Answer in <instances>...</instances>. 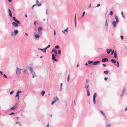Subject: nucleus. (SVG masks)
Listing matches in <instances>:
<instances>
[{"mask_svg":"<svg viewBox=\"0 0 127 127\" xmlns=\"http://www.w3.org/2000/svg\"><path fill=\"white\" fill-rule=\"evenodd\" d=\"M29 69L31 71V73L32 75V77L34 78L36 76L35 72L33 71V69L32 68L30 67L29 68Z\"/></svg>","mask_w":127,"mask_h":127,"instance_id":"obj_1","label":"nucleus"},{"mask_svg":"<svg viewBox=\"0 0 127 127\" xmlns=\"http://www.w3.org/2000/svg\"><path fill=\"white\" fill-rule=\"evenodd\" d=\"M21 69H22L17 68H16V74H20L21 73L20 70Z\"/></svg>","mask_w":127,"mask_h":127,"instance_id":"obj_2","label":"nucleus"},{"mask_svg":"<svg viewBox=\"0 0 127 127\" xmlns=\"http://www.w3.org/2000/svg\"><path fill=\"white\" fill-rule=\"evenodd\" d=\"M12 18L17 23H18V24H20V22L19 21L16 19L14 17H12Z\"/></svg>","mask_w":127,"mask_h":127,"instance_id":"obj_3","label":"nucleus"},{"mask_svg":"<svg viewBox=\"0 0 127 127\" xmlns=\"http://www.w3.org/2000/svg\"><path fill=\"white\" fill-rule=\"evenodd\" d=\"M12 24L15 27H16L18 26V23H15V22H13L12 23Z\"/></svg>","mask_w":127,"mask_h":127,"instance_id":"obj_4","label":"nucleus"},{"mask_svg":"<svg viewBox=\"0 0 127 127\" xmlns=\"http://www.w3.org/2000/svg\"><path fill=\"white\" fill-rule=\"evenodd\" d=\"M108 61V59L107 58H104L102 59V62H106Z\"/></svg>","mask_w":127,"mask_h":127,"instance_id":"obj_5","label":"nucleus"},{"mask_svg":"<svg viewBox=\"0 0 127 127\" xmlns=\"http://www.w3.org/2000/svg\"><path fill=\"white\" fill-rule=\"evenodd\" d=\"M100 63V61H97L95 62L94 63L92 64L93 65H96Z\"/></svg>","mask_w":127,"mask_h":127,"instance_id":"obj_6","label":"nucleus"},{"mask_svg":"<svg viewBox=\"0 0 127 127\" xmlns=\"http://www.w3.org/2000/svg\"><path fill=\"white\" fill-rule=\"evenodd\" d=\"M38 49L39 50H40L42 51H43L44 52H46V49H45V48H44L43 49H40V48H38Z\"/></svg>","mask_w":127,"mask_h":127,"instance_id":"obj_7","label":"nucleus"},{"mask_svg":"<svg viewBox=\"0 0 127 127\" xmlns=\"http://www.w3.org/2000/svg\"><path fill=\"white\" fill-rule=\"evenodd\" d=\"M52 60H53L54 61H57V60L56 59H55V56L54 54H53L52 55Z\"/></svg>","mask_w":127,"mask_h":127,"instance_id":"obj_8","label":"nucleus"},{"mask_svg":"<svg viewBox=\"0 0 127 127\" xmlns=\"http://www.w3.org/2000/svg\"><path fill=\"white\" fill-rule=\"evenodd\" d=\"M8 12H9V16L10 17H12V13H11V11L10 9L9 8L8 9Z\"/></svg>","mask_w":127,"mask_h":127,"instance_id":"obj_9","label":"nucleus"},{"mask_svg":"<svg viewBox=\"0 0 127 127\" xmlns=\"http://www.w3.org/2000/svg\"><path fill=\"white\" fill-rule=\"evenodd\" d=\"M118 23H117V22L113 21L112 23V24L113 26L114 27H115L116 26V24Z\"/></svg>","mask_w":127,"mask_h":127,"instance_id":"obj_10","label":"nucleus"},{"mask_svg":"<svg viewBox=\"0 0 127 127\" xmlns=\"http://www.w3.org/2000/svg\"><path fill=\"white\" fill-rule=\"evenodd\" d=\"M112 51V49H107V54H109Z\"/></svg>","mask_w":127,"mask_h":127,"instance_id":"obj_11","label":"nucleus"},{"mask_svg":"<svg viewBox=\"0 0 127 127\" xmlns=\"http://www.w3.org/2000/svg\"><path fill=\"white\" fill-rule=\"evenodd\" d=\"M14 32L15 35L17 34L18 32V31L17 30H15Z\"/></svg>","mask_w":127,"mask_h":127,"instance_id":"obj_12","label":"nucleus"},{"mask_svg":"<svg viewBox=\"0 0 127 127\" xmlns=\"http://www.w3.org/2000/svg\"><path fill=\"white\" fill-rule=\"evenodd\" d=\"M42 30V28L41 27H39L38 28V32H39Z\"/></svg>","mask_w":127,"mask_h":127,"instance_id":"obj_13","label":"nucleus"},{"mask_svg":"<svg viewBox=\"0 0 127 127\" xmlns=\"http://www.w3.org/2000/svg\"><path fill=\"white\" fill-rule=\"evenodd\" d=\"M87 95L88 96H89L90 95V93L88 89H87Z\"/></svg>","mask_w":127,"mask_h":127,"instance_id":"obj_14","label":"nucleus"},{"mask_svg":"<svg viewBox=\"0 0 127 127\" xmlns=\"http://www.w3.org/2000/svg\"><path fill=\"white\" fill-rule=\"evenodd\" d=\"M34 36L36 38H38L40 36L39 34H36Z\"/></svg>","mask_w":127,"mask_h":127,"instance_id":"obj_15","label":"nucleus"},{"mask_svg":"<svg viewBox=\"0 0 127 127\" xmlns=\"http://www.w3.org/2000/svg\"><path fill=\"white\" fill-rule=\"evenodd\" d=\"M96 96V93H94L93 96V99H95V98Z\"/></svg>","mask_w":127,"mask_h":127,"instance_id":"obj_16","label":"nucleus"},{"mask_svg":"<svg viewBox=\"0 0 127 127\" xmlns=\"http://www.w3.org/2000/svg\"><path fill=\"white\" fill-rule=\"evenodd\" d=\"M111 61L114 64H116V62L115 61V60L113 59H111Z\"/></svg>","mask_w":127,"mask_h":127,"instance_id":"obj_17","label":"nucleus"},{"mask_svg":"<svg viewBox=\"0 0 127 127\" xmlns=\"http://www.w3.org/2000/svg\"><path fill=\"white\" fill-rule=\"evenodd\" d=\"M115 18L116 20V22H117V23H118L119 22V20H118L117 17L116 16H115Z\"/></svg>","mask_w":127,"mask_h":127,"instance_id":"obj_18","label":"nucleus"},{"mask_svg":"<svg viewBox=\"0 0 127 127\" xmlns=\"http://www.w3.org/2000/svg\"><path fill=\"white\" fill-rule=\"evenodd\" d=\"M68 28H67L64 31H62V32L64 33H65V32H68Z\"/></svg>","mask_w":127,"mask_h":127,"instance_id":"obj_19","label":"nucleus"},{"mask_svg":"<svg viewBox=\"0 0 127 127\" xmlns=\"http://www.w3.org/2000/svg\"><path fill=\"white\" fill-rule=\"evenodd\" d=\"M114 57L115 58H116L117 57V55L116 54V51H115L114 53Z\"/></svg>","mask_w":127,"mask_h":127,"instance_id":"obj_20","label":"nucleus"},{"mask_svg":"<svg viewBox=\"0 0 127 127\" xmlns=\"http://www.w3.org/2000/svg\"><path fill=\"white\" fill-rule=\"evenodd\" d=\"M103 73L106 74H108L109 71H104L103 72Z\"/></svg>","mask_w":127,"mask_h":127,"instance_id":"obj_21","label":"nucleus"},{"mask_svg":"<svg viewBox=\"0 0 127 127\" xmlns=\"http://www.w3.org/2000/svg\"><path fill=\"white\" fill-rule=\"evenodd\" d=\"M45 93V92L44 91H42L41 92V94L42 96H43Z\"/></svg>","mask_w":127,"mask_h":127,"instance_id":"obj_22","label":"nucleus"},{"mask_svg":"<svg viewBox=\"0 0 127 127\" xmlns=\"http://www.w3.org/2000/svg\"><path fill=\"white\" fill-rule=\"evenodd\" d=\"M16 95H15V97H17L18 99H19V95L18 94H17V93H16Z\"/></svg>","mask_w":127,"mask_h":127,"instance_id":"obj_23","label":"nucleus"},{"mask_svg":"<svg viewBox=\"0 0 127 127\" xmlns=\"http://www.w3.org/2000/svg\"><path fill=\"white\" fill-rule=\"evenodd\" d=\"M93 62L91 61H88V64H91V63H93Z\"/></svg>","mask_w":127,"mask_h":127,"instance_id":"obj_24","label":"nucleus"},{"mask_svg":"<svg viewBox=\"0 0 127 127\" xmlns=\"http://www.w3.org/2000/svg\"><path fill=\"white\" fill-rule=\"evenodd\" d=\"M89 85H86L85 87V88H87V89H88V88L89 87Z\"/></svg>","mask_w":127,"mask_h":127,"instance_id":"obj_25","label":"nucleus"},{"mask_svg":"<svg viewBox=\"0 0 127 127\" xmlns=\"http://www.w3.org/2000/svg\"><path fill=\"white\" fill-rule=\"evenodd\" d=\"M113 14V13L112 11H110V13H109V15H112Z\"/></svg>","mask_w":127,"mask_h":127,"instance_id":"obj_26","label":"nucleus"},{"mask_svg":"<svg viewBox=\"0 0 127 127\" xmlns=\"http://www.w3.org/2000/svg\"><path fill=\"white\" fill-rule=\"evenodd\" d=\"M100 112H101V114H102L105 117V114L102 111H100Z\"/></svg>","mask_w":127,"mask_h":127,"instance_id":"obj_27","label":"nucleus"},{"mask_svg":"<svg viewBox=\"0 0 127 127\" xmlns=\"http://www.w3.org/2000/svg\"><path fill=\"white\" fill-rule=\"evenodd\" d=\"M22 92L21 91L19 90L17 92V94H19L21 93Z\"/></svg>","mask_w":127,"mask_h":127,"instance_id":"obj_28","label":"nucleus"},{"mask_svg":"<svg viewBox=\"0 0 127 127\" xmlns=\"http://www.w3.org/2000/svg\"><path fill=\"white\" fill-rule=\"evenodd\" d=\"M56 101V100H54V101H53L52 102L51 105H53V104L55 103Z\"/></svg>","mask_w":127,"mask_h":127,"instance_id":"obj_29","label":"nucleus"},{"mask_svg":"<svg viewBox=\"0 0 127 127\" xmlns=\"http://www.w3.org/2000/svg\"><path fill=\"white\" fill-rule=\"evenodd\" d=\"M76 14L75 17V19H74V22H75V25L76 24Z\"/></svg>","mask_w":127,"mask_h":127,"instance_id":"obj_30","label":"nucleus"},{"mask_svg":"<svg viewBox=\"0 0 127 127\" xmlns=\"http://www.w3.org/2000/svg\"><path fill=\"white\" fill-rule=\"evenodd\" d=\"M69 74L68 75V76L67 77V81L68 82H69Z\"/></svg>","mask_w":127,"mask_h":127,"instance_id":"obj_31","label":"nucleus"},{"mask_svg":"<svg viewBox=\"0 0 127 127\" xmlns=\"http://www.w3.org/2000/svg\"><path fill=\"white\" fill-rule=\"evenodd\" d=\"M107 20H106L105 22V25L106 26H107Z\"/></svg>","mask_w":127,"mask_h":127,"instance_id":"obj_32","label":"nucleus"},{"mask_svg":"<svg viewBox=\"0 0 127 127\" xmlns=\"http://www.w3.org/2000/svg\"><path fill=\"white\" fill-rule=\"evenodd\" d=\"M50 45H49L46 47H45V49H46V50L47 48L50 47Z\"/></svg>","mask_w":127,"mask_h":127,"instance_id":"obj_33","label":"nucleus"},{"mask_svg":"<svg viewBox=\"0 0 127 127\" xmlns=\"http://www.w3.org/2000/svg\"><path fill=\"white\" fill-rule=\"evenodd\" d=\"M15 108H16L15 107V106H14L12 108H11L10 109L14 110L15 109Z\"/></svg>","mask_w":127,"mask_h":127,"instance_id":"obj_34","label":"nucleus"},{"mask_svg":"<svg viewBox=\"0 0 127 127\" xmlns=\"http://www.w3.org/2000/svg\"><path fill=\"white\" fill-rule=\"evenodd\" d=\"M37 24V23L36 21L34 22V26H36Z\"/></svg>","mask_w":127,"mask_h":127,"instance_id":"obj_35","label":"nucleus"},{"mask_svg":"<svg viewBox=\"0 0 127 127\" xmlns=\"http://www.w3.org/2000/svg\"><path fill=\"white\" fill-rule=\"evenodd\" d=\"M121 14L122 15V17H124V18H125V17L124 16V14H123V12L122 11V12H121Z\"/></svg>","mask_w":127,"mask_h":127,"instance_id":"obj_36","label":"nucleus"},{"mask_svg":"<svg viewBox=\"0 0 127 127\" xmlns=\"http://www.w3.org/2000/svg\"><path fill=\"white\" fill-rule=\"evenodd\" d=\"M106 127H110V124H107L106 125Z\"/></svg>","mask_w":127,"mask_h":127,"instance_id":"obj_37","label":"nucleus"},{"mask_svg":"<svg viewBox=\"0 0 127 127\" xmlns=\"http://www.w3.org/2000/svg\"><path fill=\"white\" fill-rule=\"evenodd\" d=\"M59 48V46L58 45L56 46L55 47V48L56 49H57Z\"/></svg>","mask_w":127,"mask_h":127,"instance_id":"obj_38","label":"nucleus"},{"mask_svg":"<svg viewBox=\"0 0 127 127\" xmlns=\"http://www.w3.org/2000/svg\"><path fill=\"white\" fill-rule=\"evenodd\" d=\"M93 101L94 104H95V99H93Z\"/></svg>","mask_w":127,"mask_h":127,"instance_id":"obj_39","label":"nucleus"},{"mask_svg":"<svg viewBox=\"0 0 127 127\" xmlns=\"http://www.w3.org/2000/svg\"><path fill=\"white\" fill-rule=\"evenodd\" d=\"M36 5V4H34L33 5L32 7V9H33V7L35 6Z\"/></svg>","mask_w":127,"mask_h":127,"instance_id":"obj_40","label":"nucleus"},{"mask_svg":"<svg viewBox=\"0 0 127 127\" xmlns=\"http://www.w3.org/2000/svg\"><path fill=\"white\" fill-rule=\"evenodd\" d=\"M122 40H123L124 39V37L122 35H121L120 36Z\"/></svg>","mask_w":127,"mask_h":127,"instance_id":"obj_41","label":"nucleus"},{"mask_svg":"<svg viewBox=\"0 0 127 127\" xmlns=\"http://www.w3.org/2000/svg\"><path fill=\"white\" fill-rule=\"evenodd\" d=\"M3 77H4V78H7V77L6 76V75H5V74H4L3 75Z\"/></svg>","mask_w":127,"mask_h":127,"instance_id":"obj_42","label":"nucleus"},{"mask_svg":"<svg viewBox=\"0 0 127 127\" xmlns=\"http://www.w3.org/2000/svg\"><path fill=\"white\" fill-rule=\"evenodd\" d=\"M36 5L39 2V1L38 0H36Z\"/></svg>","mask_w":127,"mask_h":127,"instance_id":"obj_43","label":"nucleus"},{"mask_svg":"<svg viewBox=\"0 0 127 127\" xmlns=\"http://www.w3.org/2000/svg\"><path fill=\"white\" fill-rule=\"evenodd\" d=\"M54 52L56 54H57V50H54Z\"/></svg>","mask_w":127,"mask_h":127,"instance_id":"obj_44","label":"nucleus"},{"mask_svg":"<svg viewBox=\"0 0 127 127\" xmlns=\"http://www.w3.org/2000/svg\"><path fill=\"white\" fill-rule=\"evenodd\" d=\"M58 53L59 54H61V51L60 50H59L58 51Z\"/></svg>","mask_w":127,"mask_h":127,"instance_id":"obj_45","label":"nucleus"},{"mask_svg":"<svg viewBox=\"0 0 127 127\" xmlns=\"http://www.w3.org/2000/svg\"><path fill=\"white\" fill-rule=\"evenodd\" d=\"M85 12H83V15H82V17H83L85 14Z\"/></svg>","mask_w":127,"mask_h":127,"instance_id":"obj_46","label":"nucleus"},{"mask_svg":"<svg viewBox=\"0 0 127 127\" xmlns=\"http://www.w3.org/2000/svg\"><path fill=\"white\" fill-rule=\"evenodd\" d=\"M108 78L107 77H104V80L105 81H106L107 79Z\"/></svg>","mask_w":127,"mask_h":127,"instance_id":"obj_47","label":"nucleus"},{"mask_svg":"<svg viewBox=\"0 0 127 127\" xmlns=\"http://www.w3.org/2000/svg\"><path fill=\"white\" fill-rule=\"evenodd\" d=\"M16 124L18 123V124H19V126H21V124H20V123H19V122H16Z\"/></svg>","mask_w":127,"mask_h":127,"instance_id":"obj_48","label":"nucleus"},{"mask_svg":"<svg viewBox=\"0 0 127 127\" xmlns=\"http://www.w3.org/2000/svg\"><path fill=\"white\" fill-rule=\"evenodd\" d=\"M37 6H40L41 5V3H40L38 4H37Z\"/></svg>","mask_w":127,"mask_h":127,"instance_id":"obj_49","label":"nucleus"},{"mask_svg":"<svg viewBox=\"0 0 127 127\" xmlns=\"http://www.w3.org/2000/svg\"><path fill=\"white\" fill-rule=\"evenodd\" d=\"M117 67H119V62H117Z\"/></svg>","mask_w":127,"mask_h":127,"instance_id":"obj_50","label":"nucleus"},{"mask_svg":"<svg viewBox=\"0 0 127 127\" xmlns=\"http://www.w3.org/2000/svg\"><path fill=\"white\" fill-rule=\"evenodd\" d=\"M27 70H25L24 71H23V73H25L27 71Z\"/></svg>","mask_w":127,"mask_h":127,"instance_id":"obj_51","label":"nucleus"},{"mask_svg":"<svg viewBox=\"0 0 127 127\" xmlns=\"http://www.w3.org/2000/svg\"><path fill=\"white\" fill-rule=\"evenodd\" d=\"M13 92H14L13 91H12L10 93V94L11 95L13 93Z\"/></svg>","mask_w":127,"mask_h":127,"instance_id":"obj_52","label":"nucleus"},{"mask_svg":"<svg viewBox=\"0 0 127 127\" xmlns=\"http://www.w3.org/2000/svg\"><path fill=\"white\" fill-rule=\"evenodd\" d=\"M58 98L57 97H56V98L55 99V100H56V101L57 100H58Z\"/></svg>","mask_w":127,"mask_h":127,"instance_id":"obj_53","label":"nucleus"},{"mask_svg":"<svg viewBox=\"0 0 127 127\" xmlns=\"http://www.w3.org/2000/svg\"><path fill=\"white\" fill-rule=\"evenodd\" d=\"M114 50H113L112 52H111V54L112 55L114 53Z\"/></svg>","mask_w":127,"mask_h":127,"instance_id":"obj_54","label":"nucleus"},{"mask_svg":"<svg viewBox=\"0 0 127 127\" xmlns=\"http://www.w3.org/2000/svg\"><path fill=\"white\" fill-rule=\"evenodd\" d=\"M14 113L13 112H12L10 114V115H14Z\"/></svg>","mask_w":127,"mask_h":127,"instance_id":"obj_55","label":"nucleus"},{"mask_svg":"<svg viewBox=\"0 0 127 127\" xmlns=\"http://www.w3.org/2000/svg\"><path fill=\"white\" fill-rule=\"evenodd\" d=\"M0 74L1 75H3L2 72L1 71H0Z\"/></svg>","mask_w":127,"mask_h":127,"instance_id":"obj_56","label":"nucleus"},{"mask_svg":"<svg viewBox=\"0 0 127 127\" xmlns=\"http://www.w3.org/2000/svg\"><path fill=\"white\" fill-rule=\"evenodd\" d=\"M100 5L99 4H98L96 6L97 7H98L99 6H100Z\"/></svg>","mask_w":127,"mask_h":127,"instance_id":"obj_57","label":"nucleus"},{"mask_svg":"<svg viewBox=\"0 0 127 127\" xmlns=\"http://www.w3.org/2000/svg\"><path fill=\"white\" fill-rule=\"evenodd\" d=\"M14 33L13 32H12L11 33V34L12 35H14Z\"/></svg>","mask_w":127,"mask_h":127,"instance_id":"obj_58","label":"nucleus"},{"mask_svg":"<svg viewBox=\"0 0 127 127\" xmlns=\"http://www.w3.org/2000/svg\"><path fill=\"white\" fill-rule=\"evenodd\" d=\"M62 83H61V89H62Z\"/></svg>","mask_w":127,"mask_h":127,"instance_id":"obj_59","label":"nucleus"},{"mask_svg":"<svg viewBox=\"0 0 127 127\" xmlns=\"http://www.w3.org/2000/svg\"><path fill=\"white\" fill-rule=\"evenodd\" d=\"M46 127H49V123H48L47 126Z\"/></svg>","mask_w":127,"mask_h":127,"instance_id":"obj_60","label":"nucleus"},{"mask_svg":"<svg viewBox=\"0 0 127 127\" xmlns=\"http://www.w3.org/2000/svg\"><path fill=\"white\" fill-rule=\"evenodd\" d=\"M103 65L104 66V67H105L106 66V64H103Z\"/></svg>","mask_w":127,"mask_h":127,"instance_id":"obj_61","label":"nucleus"},{"mask_svg":"<svg viewBox=\"0 0 127 127\" xmlns=\"http://www.w3.org/2000/svg\"><path fill=\"white\" fill-rule=\"evenodd\" d=\"M25 15L26 17H27V15L26 14H25Z\"/></svg>","mask_w":127,"mask_h":127,"instance_id":"obj_62","label":"nucleus"},{"mask_svg":"<svg viewBox=\"0 0 127 127\" xmlns=\"http://www.w3.org/2000/svg\"><path fill=\"white\" fill-rule=\"evenodd\" d=\"M8 1L9 2H11V1L12 0H8Z\"/></svg>","mask_w":127,"mask_h":127,"instance_id":"obj_63","label":"nucleus"},{"mask_svg":"<svg viewBox=\"0 0 127 127\" xmlns=\"http://www.w3.org/2000/svg\"><path fill=\"white\" fill-rule=\"evenodd\" d=\"M125 110L126 111H127V107H126V108L125 109Z\"/></svg>","mask_w":127,"mask_h":127,"instance_id":"obj_64","label":"nucleus"}]
</instances>
